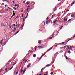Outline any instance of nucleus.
<instances>
[{
    "label": "nucleus",
    "mask_w": 75,
    "mask_h": 75,
    "mask_svg": "<svg viewBox=\"0 0 75 75\" xmlns=\"http://www.w3.org/2000/svg\"><path fill=\"white\" fill-rule=\"evenodd\" d=\"M23 67H22L21 69V74L22 73V72H23Z\"/></svg>",
    "instance_id": "f257e3e1"
},
{
    "label": "nucleus",
    "mask_w": 75,
    "mask_h": 75,
    "mask_svg": "<svg viewBox=\"0 0 75 75\" xmlns=\"http://www.w3.org/2000/svg\"><path fill=\"white\" fill-rule=\"evenodd\" d=\"M68 20V19L67 18H64V22H65V21H67Z\"/></svg>",
    "instance_id": "f03ea898"
},
{
    "label": "nucleus",
    "mask_w": 75,
    "mask_h": 75,
    "mask_svg": "<svg viewBox=\"0 0 75 75\" xmlns=\"http://www.w3.org/2000/svg\"><path fill=\"white\" fill-rule=\"evenodd\" d=\"M4 40L3 39H2L0 42V43L1 45H2V42H3V40Z\"/></svg>",
    "instance_id": "7ed1b4c3"
},
{
    "label": "nucleus",
    "mask_w": 75,
    "mask_h": 75,
    "mask_svg": "<svg viewBox=\"0 0 75 75\" xmlns=\"http://www.w3.org/2000/svg\"><path fill=\"white\" fill-rule=\"evenodd\" d=\"M45 55V54H43L41 56V57L40 59H40H41V58H42V57H43V56H44V55Z\"/></svg>",
    "instance_id": "20e7f679"
},
{
    "label": "nucleus",
    "mask_w": 75,
    "mask_h": 75,
    "mask_svg": "<svg viewBox=\"0 0 75 75\" xmlns=\"http://www.w3.org/2000/svg\"><path fill=\"white\" fill-rule=\"evenodd\" d=\"M29 52L30 53V54H32V53H33V52H32V51H31V50H30L29 51Z\"/></svg>",
    "instance_id": "39448f33"
},
{
    "label": "nucleus",
    "mask_w": 75,
    "mask_h": 75,
    "mask_svg": "<svg viewBox=\"0 0 75 75\" xmlns=\"http://www.w3.org/2000/svg\"><path fill=\"white\" fill-rule=\"evenodd\" d=\"M31 4L33 5L34 6V4H35V3L34 2H32L31 3Z\"/></svg>",
    "instance_id": "423d86ee"
},
{
    "label": "nucleus",
    "mask_w": 75,
    "mask_h": 75,
    "mask_svg": "<svg viewBox=\"0 0 75 75\" xmlns=\"http://www.w3.org/2000/svg\"><path fill=\"white\" fill-rule=\"evenodd\" d=\"M75 14H74L72 15H71V17H75Z\"/></svg>",
    "instance_id": "0eeeda50"
},
{
    "label": "nucleus",
    "mask_w": 75,
    "mask_h": 75,
    "mask_svg": "<svg viewBox=\"0 0 75 75\" xmlns=\"http://www.w3.org/2000/svg\"><path fill=\"white\" fill-rule=\"evenodd\" d=\"M1 26H4V23H2L1 24Z\"/></svg>",
    "instance_id": "6e6552de"
},
{
    "label": "nucleus",
    "mask_w": 75,
    "mask_h": 75,
    "mask_svg": "<svg viewBox=\"0 0 75 75\" xmlns=\"http://www.w3.org/2000/svg\"><path fill=\"white\" fill-rule=\"evenodd\" d=\"M52 47H51L48 50H47V51L48 52L49 51H50V50H52Z\"/></svg>",
    "instance_id": "1a4fd4ad"
},
{
    "label": "nucleus",
    "mask_w": 75,
    "mask_h": 75,
    "mask_svg": "<svg viewBox=\"0 0 75 75\" xmlns=\"http://www.w3.org/2000/svg\"><path fill=\"white\" fill-rule=\"evenodd\" d=\"M57 22V20H56L53 23H54L55 24V23H56Z\"/></svg>",
    "instance_id": "9d476101"
},
{
    "label": "nucleus",
    "mask_w": 75,
    "mask_h": 75,
    "mask_svg": "<svg viewBox=\"0 0 75 75\" xmlns=\"http://www.w3.org/2000/svg\"><path fill=\"white\" fill-rule=\"evenodd\" d=\"M30 4V2L29 1H28L26 2V4L27 5H28Z\"/></svg>",
    "instance_id": "9b49d317"
},
{
    "label": "nucleus",
    "mask_w": 75,
    "mask_h": 75,
    "mask_svg": "<svg viewBox=\"0 0 75 75\" xmlns=\"http://www.w3.org/2000/svg\"><path fill=\"white\" fill-rule=\"evenodd\" d=\"M26 71V69H24L23 71V74H24V73H25V71Z\"/></svg>",
    "instance_id": "f8f14e48"
},
{
    "label": "nucleus",
    "mask_w": 75,
    "mask_h": 75,
    "mask_svg": "<svg viewBox=\"0 0 75 75\" xmlns=\"http://www.w3.org/2000/svg\"><path fill=\"white\" fill-rule=\"evenodd\" d=\"M39 44H41V40H39L38 41Z\"/></svg>",
    "instance_id": "ddd939ff"
},
{
    "label": "nucleus",
    "mask_w": 75,
    "mask_h": 75,
    "mask_svg": "<svg viewBox=\"0 0 75 75\" xmlns=\"http://www.w3.org/2000/svg\"><path fill=\"white\" fill-rule=\"evenodd\" d=\"M3 1H6V2H8V1L7 0H3Z\"/></svg>",
    "instance_id": "4468645a"
},
{
    "label": "nucleus",
    "mask_w": 75,
    "mask_h": 75,
    "mask_svg": "<svg viewBox=\"0 0 75 75\" xmlns=\"http://www.w3.org/2000/svg\"><path fill=\"white\" fill-rule=\"evenodd\" d=\"M31 64H29L28 66V68H29L30 67V66H31Z\"/></svg>",
    "instance_id": "2eb2a0df"
},
{
    "label": "nucleus",
    "mask_w": 75,
    "mask_h": 75,
    "mask_svg": "<svg viewBox=\"0 0 75 75\" xmlns=\"http://www.w3.org/2000/svg\"><path fill=\"white\" fill-rule=\"evenodd\" d=\"M24 24H23V25H22L21 26V28H23V27H24Z\"/></svg>",
    "instance_id": "dca6fc26"
},
{
    "label": "nucleus",
    "mask_w": 75,
    "mask_h": 75,
    "mask_svg": "<svg viewBox=\"0 0 75 75\" xmlns=\"http://www.w3.org/2000/svg\"><path fill=\"white\" fill-rule=\"evenodd\" d=\"M13 9H14V10H17V8H16L14 7Z\"/></svg>",
    "instance_id": "f3484780"
},
{
    "label": "nucleus",
    "mask_w": 75,
    "mask_h": 75,
    "mask_svg": "<svg viewBox=\"0 0 75 75\" xmlns=\"http://www.w3.org/2000/svg\"><path fill=\"white\" fill-rule=\"evenodd\" d=\"M13 66L12 67H11L10 69L9 70H11V69L13 68Z\"/></svg>",
    "instance_id": "a211bd4d"
},
{
    "label": "nucleus",
    "mask_w": 75,
    "mask_h": 75,
    "mask_svg": "<svg viewBox=\"0 0 75 75\" xmlns=\"http://www.w3.org/2000/svg\"><path fill=\"white\" fill-rule=\"evenodd\" d=\"M17 8H18V7H20V5L19 4H17Z\"/></svg>",
    "instance_id": "6ab92c4d"
},
{
    "label": "nucleus",
    "mask_w": 75,
    "mask_h": 75,
    "mask_svg": "<svg viewBox=\"0 0 75 75\" xmlns=\"http://www.w3.org/2000/svg\"><path fill=\"white\" fill-rule=\"evenodd\" d=\"M33 57H34L35 58V57H36V55H35V54H34L33 55Z\"/></svg>",
    "instance_id": "aec40b11"
},
{
    "label": "nucleus",
    "mask_w": 75,
    "mask_h": 75,
    "mask_svg": "<svg viewBox=\"0 0 75 75\" xmlns=\"http://www.w3.org/2000/svg\"><path fill=\"white\" fill-rule=\"evenodd\" d=\"M49 66H50V65L49 64H48L46 66V67H49Z\"/></svg>",
    "instance_id": "412c9836"
},
{
    "label": "nucleus",
    "mask_w": 75,
    "mask_h": 75,
    "mask_svg": "<svg viewBox=\"0 0 75 75\" xmlns=\"http://www.w3.org/2000/svg\"><path fill=\"white\" fill-rule=\"evenodd\" d=\"M44 70V68H42V69H41V72H42V70Z\"/></svg>",
    "instance_id": "4be33fe9"
},
{
    "label": "nucleus",
    "mask_w": 75,
    "mask_h": 75,
    "mask_svg": "<svg viewBox=\"0 0 75 75\" xmlns=\"http://www.w3.org/2000/svg\"><path fill=\"white\" fill-rule=\"evenodd\" d=\"M16 28H14V31H16Z\"/></svg>",
    "instance_id": "5701e85b"
},
{
    "label": "nucleus",
    "mask_w": 75,
    "mask_h": 75,
    "mask_svg": "<svg viewBox=\"0 0 75 75\" xmlns=\"http://www.w3.org/2000/svg\"><path fill=\"white\" fill-rule=\"evenodd\" d=\"M68 52L69 53V54H70L71 53V51H69Z\"/></svg>",
    "instance_id": "b1692460"
},
{
    "label": "nucleus",
    "mask_w": 75,
    "mask_h": 75,
    "mask_svg": "<svg viewBox=\"0 0 75 75\" xmlns=\"http://www.w3.org/2000/svg\"><path fill=\"white\" fill-rule=\"evenodd\" d=\"M39 48H41L42 47H41V46H38Z\"/></svg>",
    "instance_id": "393cba45"
},
{
    "label": "nucleus",
    "mask_w": 75,
    "mask_h": 75,
    "mask_svg": "<svg viewBox=\"0 0 75 75\" xmlns=\"http://www.w3.org/2000/svg\"><path fill=\"white\" fill-rule=\"evenodd\" d=\"M69 47H70L71 50H72V46H69Z\"/></svg>",
    "instance_id": "a878e982"
},
{
    "label": "nucleus",
    "mask_w": 75,
    "mask_h": 75,
    "mask_svg": "<svg viewBox=\"0 0 75 75\" xmlns=\"http://www.w3.org/2000/svg\"><path fill=\"white\" fill-rule=\"evenodd\" d=\"M22 17H24V14H23L22 16H21Z\"/></svg>",
    "instance_id": "bb28decb"
},
{
    "label": "nucleus",
    "mask_w": 75,
    "mask_h": 75,
    "mask_svg": "<svg viewBox=\"0 0 75 75\" xmlns=\"http://www.w3.org/2000/svg\"><path fill=\"white\" fill-rule=\"evenodd\" d=\"M65 58H66V59H68V57H67V56H66Z\"/></svg>",
    "instance_id": "cd10ccee"
},
{
    "label": "nucleus",
    "mask_w": 75,
    "mask_h": 75,
    "mask_svg": "<svg viewBox=\"0 0 75 75\" xmlns=\"http://www.w3.org/2000/svg\"><path fill=\"white\" fill-rule=\"evenodd\" d=\"M48 23H49L47 21V22H46V24H48Z\"/></svg>",
    "instance_id": "c85d7f7f"
},
{
    "label": "nucleus",
    "mask_w": 75,
    "mask_h": 75,
    "mask_svg": "<svg viewBox=\"0 0 75 75\" xmlns=\"http://www.w3.org/2000/svg\"><path fill=\"white\" fill-rule=\"evenodd\" d=\"M64 43H65V42H63L62 43H61L60 44H64Z\"/></svg>",
    "instance_id": "c756f323"
},
{
    "label": "nucleus",
    "mask_w": 75,
    "mask_h": 75,
    "mask_svg": "<svg viewBox=\"0 0 75 75\" xmlns=\"http://www.w3.org/2000/svg\"><path fill=\"white\" fill-rule=\"evenodd\" d=\"M62 27H63V26H62L61 27V28H60V29H62Z\"/></svg>",
    "instance_id": "7c9ffc66"
},
{
    "label": "nucleus",
    "mask_w": 75,
    "mask_h": 75,
    "mask_svg": "<svg viewBox=\"0 0 75 75\" xmlns=\"http://www.w3.org/2000/svg\"><path fill=\"white\" fill-rule=\"evenodd\" d=\"M71 19H69V20L67 22H69V21H71Z\"/></svg>",
    "instance_id": "2f4dec72"
},
{
    "label": "nucleus",
    "mask_w": 75,
    "mask_h": 75,
    "mask_svg": "<svg viewBox=\"0 0 75 75\" xmlns=\"http://www.w3.org/2000/svg\"><path fill=\"white\" fill-rule=\"evenodd\" d=\"M48 19H49V18H48V17H47L46 18V20H48Z\"/></svg>",
    "instance_id": "473e14b6"
},
{
    "label": "nucleus",
    "mask_w": 75,
    "mask_h": 75,
    "mask_svg": "<svg viewBox=\"0 0 75 75\" xmlns=\"http://www.w3.org/2000/svg\"><path fill=\"white\" fill-rule=\"evenodd\" d=\"M18 24V27H20V24L19 23Z\"/></svg>",
    "instance_id": "72a5a7b5"
},
{
    "label": "nucleus",
    "mask_w": 75,
    "mask_h": 75,
    "mask_svg": "<svg viewBox=\"0 0 75 75\" xmlns=\"http://www.w3.org/2000/svg\"><path fill=\"white\" fill-rule=\"evenodd\" d=\"M49 39H52V37H50V38H49Z\"/></svg>",
    "instance_id": "f704fd0d"
},
{
    "label": "nucleus",
    "mask_w": 75,
    "mask_h": 75,
    "mask_svg": "<svg viewBox=\"0 0 75 75\" xmlns=\"http://www.w3.org/2000/svg\"><path fill=\"white\" fill-rule=\"evenodd\" d=\"M74 4V2H73V3L72 4L71 7L72 6V5H73V4Z\"/></svg>",
    "instance_id": "c9c22d12"
},
{
    "label": "nucleus",
    "mask_w": 75,
    "mask_h": 75,
    "mask_svg": "<svg viewBox=\"0 0 75 75\" xmlns=\"http://www.w3.org/2000/svg\"><path fill=\"white\" fill-rule=\"evenodd\" d=\"M51 75H52V74H53V72H51Z\"/></svg>",
    "instance_id": "e433bc0d"
},
{
    "label": "nucleus",
    "mask_w": 75,
    "mask_h": 75,
    "mask_svg": "<svg viewBox=\"0 0 75 75\" xmlns=\"http://www.w3.org/2000/svg\"><path fill=\"white\" fill-rule=\"evenodd\" d=\"M14 27H16V24H14L13 25Z\"/></svg>",
    "instance_id": "4c0bfd02"
},
{
    "label": "nucleus",
    "mask_w": 75,
    "mask_h": 75,
    "mask_svg": "<svg viewBox=\"0 0 75 75\" xmlns=\"http://www.w3.org/2000/svg\"><path fill=\"white\" fill-rule=\"evenodd\" d=\"M54 16V15H52V18H53V17Z\"/></svg>",
    "instance_id": "58836bf2"
},
{
    "label": "nucleus",
    "mask_w": 75,
    "mask_h": 75,
    "mask_svg": "<svg viewBox=\"0 0 75 75\" xmlns=\"http://www.w3.org/2000/svg\"><path fill=\"white\" fill-rule=\"evenodd\" d=\"M15 7H17V4L15 5Z\"/></svg>",
    "instance_id": "ea45409f"
},
{
    "label": "nucleus",
    "mask_w": 75,
    "mask_h": 75,
    "mask_svg": "<svg viewBox=\"0 0 75 75\" xmlns=\"http://www.w3.org/2000/svg\"><path fill=\"white\" fill-rule=\"evenodd\" d=\"M9 65V63H8L7 64H6V65Z\"/></svg>",
    "instance_id": "a19ab883"
},
{
    "label": "nucleus",
    "mask_w": 75,
    "mask_h": 75,
    "mask_svg": "<svg viewBox=\"0 0 75 75\" xmlns=\"http://www.w3.org/2000/svg\"><path fill=\"white\" fill-rule=\"evenodd\" d=\"M54 34H53V35H52V37H54Z\"/></svg>",
    "instance_id": "79ce46f5"
},
{
    "label": "nucleus",
    "mask_w": 75,
    "mask_h": 75,
    "mask_svg": "<svg viewBox=\"0 0 75 75\" xmlns=\"http://www.w3.org/2000/svg\"><path fill=\"white\" fill-rule=\"evenodd\" d=\"M18 33V32H16V33H15V34H17Z\"/></svg>",
    "instance_id": "37998d69"
},
{
    "label": "nucleus",
    "mask_w": 75,
    "mask_h": 75,
    "mask_svg": "<svg viewBox=\"0 0 75 75\" xmlns=\"http://www.w3.org/2000/svg\"><path fill=\"white\" fill-rule=\"evenodd\" d=\"M25 60H26V59H23V61H25Z\"/></svg>",
    "instance_id": "c03bdc74"
},
{
    "label": "nucleus",
    "mask_w": 75,
    "mask_h": 75,
    "mask_svg": "<svg viewBox=\"0 0 75 75\" xmlns=\"http://www.w3.org/2000/svg\"><path fill=\"white\" fill-rule=\"evenodd\" d=\"M70 40H71V39H69L68 40L67 42H68V41H70Z\"/></svg>",
    "instance_id": "a18cd8bd"
},
{
    "label": "nucleus",
    "mask_w": 75,
    "mask_h": 75,
    "mask_svg": "<svg viewBox=\"0 0 75 75\" xmlns=\"http://www.w3.org/2000/svg\"><path fill=\"white\" fill-rule=\"evenodd\" d=\"M16 63H17V62H16L15 63L13 64V65H14L16 64Z\"/></svg>",
    "instance_id": "49530a36"
},
{
    "label": "nucleus",
    "mask_w": 75,
    "mask_h": 75,
    "mask_svg": "<svg viewBox=\"0 0 75 75\" xmlns=\"http://www.w3.org/2000/svg\"><path fill=\"white\" fill-rule=\"evenodd\" d=\"M7 5H6L5 6V7H7Z\"/></svg>",
    "instance_id": "de8ad7c7"
},
{
    "label": "nucleus",
    "mask_w": 75,
    "mask_h": 75,
    "mask_svg": "<svg viewBox=\"0 0 75 75\" xmlns=\"http://www.w3.org/2000/svg\"><path fill=\"white\" fill-rule=\"evenodd\" d=\"M66 47V46H65L64 47V49H65V47Z\"/></svg>",
    "instance_id": "09e8293b"
},
{
    "label": "nucleus",
    "mask_w": 75,
    "mask_h": 75,
    "mask_svg": "<svg viewBox=\"0 0 75 75\" xmlns=\"http://www.w3.org/2000/svg\"><path fill=\"white\" fill-rule=\"evenodd\" d=\"M27 17V16H26L25 18V19H26Z\"/></svg>",
    "instance_id": "8fccbe9b"
},
{
    "label": "nucleus",
    "mask_w": 75,
    "mask_h": 75,
    "mask_svg": "<svg viewBox=\"0 0 75 75\" xmlns=\"http://www.w3.org/2000/svg\"><path fill=\"white\" fill-rule=\"evenodd\" d=\"M12 18V17H11V18H9V19L10 20H11V18Z\"/></svg>",
    "instance_id": "3c124183"
},
{
    "label": "nucleus",
    "mask_w": 75,
    "mask_h": 75,
    "mask_svg": "<svg viewBox=\"0 0 75 75\" xmlns=\"http://www.w3.org/2000/svg\"><path fill=\"white\" fill-rule=\"evenodd\" d=\"M45 21L44 22V25H45Z\"/></svg>",
    "instance_id": "603ef678"
},
{
    "label": "nucleus",
    "mask_w": 75,
    "mask_h": 75,
    "mask_svg": "<svg viewBox=\"0 0 75 75\" xmlns=\"http://www.w3.org/2000/svg\"><path fill=\"white\" fill-rule=\"evenodd\" d=\"M13 16H15V14L13 13Z\"/></svg>",
    "instance_id": "864d4df0"
},
{
    "label": "nucleus",
    "mask_w": 75,
    "mask_h": 75,
    "mask_svg": "<svg viewBox=\"0 0 75 75\" xmlns=\"http://www.w3.org/2000/svg\"><path fill=\"white\" fill-rule=\"evenodd\" d=\"M22 62H21L20 65H21V64H22Z\"/></svg>",
    "instance_id": "5fc2aeb1"
},
{
    "label": "nucleus",
    "mask_w": 75,
    "mask_h": 75,
    "mask_svg": "<svg viewBox=\"0 0 75 75\" xmlns=\"http://www.w3.org/2000/svg\"><path fill=\"white\" fill-rule=\"evenodd\" d=\"M54 10H55V11H56V8H54Z\"/></svg>",
    "instance_id": "6e6d98bb"
},
{
    "label": "nucleus",
    "mask_w": 75,
    "mask_h": 75,
    "mask_svg": "<svg viewBox=\"0 0 75 75\" xmlns=\"http://www.w3.org/2000/svg\"><path fill=\"white\" fill-rule=\"evenodd\" d=\"M7 69L6 68V69H5V71H6V70H7Z\"/></svg>",
    "instance_id": "4d7b16f0"
},
{
    "label": "nucleus",
    "mask_w": 75,
    "mask_h": 75,
    "mask_svg": "<svg viewBox=\"0 0 75 75\" xmlns=\"http://www.w3.org/2000/svg\"><path fill=\"white\" fill-rule=\"evenodd\" d=\"M17 74H18V71H17L16 72V75H17Z\"/></svg>",
    "instance_id": "13d9d810"
},
{
    "label": "nucleus",
    "mask_w": 75,
    "mask_h": 75,
    "mask_svg": "<svg viewBox=\"0 0 75 75\" xmlns=\"http://www.w3.org/2000/svg\"><path fill=\"white\" fill-rule=\"evenodd\" d=\"M13 17H14V16L13 15L12 16H11V17H12V18H13Z\"/></svg>",
    "instance_id": "bf43d9fd"
},
{
    "label": "nucleus",
    "mask_w": 75,
    "mask_h": 75,
    "mask_svg": "<svg viewBox=\"0 0 75 75\" xmlns=\"http://www.w3.org/2000/svg\"><path fill=\"white\" fill-rule=\"evenodd\" d=\"M8 9H10V8L8 7Z\"/></svg>",
    "instance_id": "052dcab7"
},
{
    "label": "nucleus",
    "mask_w": 75,
    "mask_h": 75,
    "mask_svg": "<svg viewBox=\"0 0 75 75\" xmlns=\"http://www.w3.org/2000/svg\"><path fill=\"white\" fill-rule=\"evenodd\" d=\"M4 3H2V5H4Z\"/></svg>",
    "instance_id": "680f3d73"
},
{
    "label": "nucleus",
    "mask_w": 75,
    "mask_h": 75,
    "mask_svg": "<svg viewBox=\"0 0 75 75\" xmlns=\"http://www.w3.org/2000/svg\"><path fill=\"white\" fill-rule=\"evenodd\" d=\"M23 10H22L21 11V13L23 12Z\"/></svg>",
    "instance_id": "e2e57ef3"
},
{
    "label": "nucleus",
    "mask_w": 75,
    "mask_h": 75,
    "mask_svg": "<svg viewBox=\"0 0 75 75\" xmlns=\"http://www.w3.org/2000/svg\"><path fill=\"white\" fill-rule=\"evenodd\" d=\"M21 9H22L23 10V9H24V8H22Z\"/></svg>",
    "instance_id": "0e129e2a"
},
{
    "label": "nucleus",
    "mask_w": 75,
    "mask_h": 75,
    "mask_svg": "<svg viewBox=\"0 0 75 75\" xmlns=\"http://www.w3.org/2000/svg\"><path fill=\"white\" fill-rule=\"evenodd\" d=\"M70 6H71V5H69L68 7H70Z\"/></svg>",
    "instance_id": "69168bd1"
},
{
    "label": "nucleus",
    "mask_w": 75,
    "mask_h": 75,
    "mask_svg": "<svg viewBox=\"0 0 75 75\" xmlns=\"http://www.w3.org/2000/svg\"><path fill=\"white\" fill-rule=\"evenodd\" d=\"M27 7V8L30 7V6H28Z\"/></svg>",
    "instance_id": "338daca9"
},
{
    "label": "nucleus",
    "mask_w": 75,
    "mask_h": 75,
    "mask_svg": "<svg viewBox=\"0 0 75 75\" xmlns=\"http://www.w3.org/2000/svg\"><path fill=\"white\" fill-rule=\"evenodd\" d=\"M42 75V74H40L39 75Z\"/></svg>",
    "instance_id": "774afa93"
}]
</instances>
